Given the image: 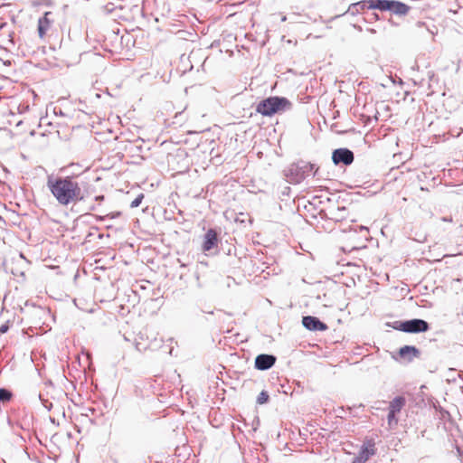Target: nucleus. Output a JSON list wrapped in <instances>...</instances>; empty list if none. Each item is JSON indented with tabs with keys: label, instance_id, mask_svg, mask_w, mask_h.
Segmentation results:
<instances>
[{
	"label": "nucleus",
	"instance_id": "1",
	"mask_svg": "<svg viewBox=\"0 0 463 463\" xmlns=\"http://www.w3.org/2000/svg\"><path fill=\"white\" fill-rule=\"evenodd\" d=\"M47 187L59 204L75 205L85 200V191L72 176L48 177Z\"/></svg>",
	"mask_w": 463,
	"mask_h": 463
},
{
	"label": "nucleus",
	"instance_id": "2",
	"mask_svg": "<svg viewBox=\"0 0 463 463\" xmlns=\"http://www.w3.org/2000/svg\"><path fill=\"white\" fill-rule=\"evenodd\" d=\"M291 107L290 101L284 97H269L261 100L256 108V111L264 117H272Z\"/></svg>",
	"mask_w": 463,
	"mask_h": 463
},
{
	"label": "nucleus",
	"instance_id": "3",
	"mask_svg": "<svg viewBox=\"0 0 463 463\" xmlns=\"http://www.w3.org/2000/svg\"><path fill=\"white\" fill-rule=\"evenodd\" d=\"M394 328L406 333H420L429 329V324L422 319H411L397 322Z\"/></svg>",
	"mask_w": 463,
	"mask_h": 463
},
{
	"label": "nucleus",
	"instance_id": "4",
	"mask_svg": "<svg viewBox=\"0 0 463 463\" xmlns=\"http://www.w3.org/2000/svg\"><path fill=\"white\" fill-rule=\"evenodd\" d=\"M38 35L43 40L52 35L54 32V20L51 12H46L38 21Z\"/></svg>",
	"mask_w": 463,
	"mask_h": 463
},
{
	"label": "nucleus",
	"instance_id": "5",
	"mask_svg": "<svg viewBox=\"0 0 463 463\" xmlns=\"http://www.w3.org/2000/svg\"><path fill=\"white\" fill-rule=\"evenodd\" d=\"M405 405V398L402 396L395 397L389 405V414H388V424L390 427L393 425H397V419L395 418L396 414L401 411V410Z\"/></svg>",
	"mask_w": 463,
	"mask_h": 463
},
{
	"label": "nucleus",
	"instance_id": "6",
	"mask_svg": "<svg viewBox=\"0 0 463 463\" xmlns=\"http://www.w3.org/2000/svg\"><path fill=\"white\" fill-rule=\"evenodd\" d=\"M376 452L375 445L372 440L364 443L357 457L353 460V463H365Z\"/></svg>",
	"mask_w": 463,
	"mask_h": 463
},
{
	"label": "nucleus",
	"instance_id": "7",
	"mask_svg": "<svg viewBox=\"0 0 463 463\" xmlns=\"http://www.w3.org/2000/svg\"><path fill=\"white\" fill-rule=\"evenodd\" d=\"M332 160L335 165L343 163L344 165H348L354 161V154L347 148H338L333 152Z\"/></svg>",
	"mask_w": 463,
	"mask_h": 463
},
{
	"label": "nucleus",
	"instance_id": "8",
	"mask_svg": "<svg viewBox=\"0 0 463 463\" xmlns=\"http://www.w3.org/2000/svg\"><path fill=\"white\" fill-rule=\"evenodd\" d=\"M303 326L311 331H326L328 326L321 322L317 317L312 316L304 317L302 319Z\"/></svg>",
	"mask_w": 463,
	"mask_h": 463
},
{
	"label": "nucleus",
	"instance_id": "9",
	"mask_svg": "<svg viewBox=\"0 0 463 463\" xmlns=\"http://www.w3.org/2000/svg\"><path fill=\"white\" fill-rule=\"evenodd\" d=\"M276 357L271 354H260L255 359V367L259 370H268L274 365Z\"/></svg>",
	"mask_w": 463,
	"mask_h": 463
},
{
	"label": "nucleus",
	"instance_id": "10",
	"mask_svg": "<svg viewBox=\"0 0 463 463\" xmlns=\"http://www.w3.org/2000/svg\"><path fill=\"white\" fill-rule=\"evenodd\" d=\"M218 244V235L217 232L213 229H209L205 235L203 243V250L209 251L213 248L216 247Z\"/></svg>",
	"mask_w": 463,
	"mask_h": 463
},
{
	"label": "nucleus",
	"instance_id": "11",
	"mask_svg": "<svg viewBox=\"0 0 463 463\" xmlns=\"http://www.w3.org/2000/svg\"><path fill=\"white\" fill-rule=\"evenodd\" d=\"M399 355L401 358L411 362L413 358L420 355V351L415 346L404 345L400 348Z\"/></svg>",
	"mask_w": 463,
	"mask_h": 463
},
{
	"label": "nucleus",
	"instance_id": "12",
	"mask_svg": "<svg viewBox=\"0 0 463 463\" xmlns=\"http://www.w3.org/2000/svg\"><path fill=\"white\" fill-rule=\"evenodd\" d=\"M409 6L403 3L389 0V7L387 10L392 11L397 14H406L409 12Z\"/></svg>",
	"mask_w": 463,
	"mask_h": 463
},
{
	"label": "nucleus",
	"instance_id": "13",
	"mask_svg": "<svg viewBox=\"0 0 463 463\" xmlns=\"http://www.w3.org/2000/svg\"><path fill=\"white\" fill-rule=\"evenodd\" d=\"M368 9H379L387 11L389 7V0H367Z\"/></svg>",
	"mask_w": 463,
	"mask_h": 463
},
{
	"label": "nucleus",
	"instance_id": "14",
	"mask_svg": "<svg viewBox=\"0 0 463 463\" xmlns=\"http://www.w3.org/2000/svg\"><path fill=\"white\" fill-rule=\"evenodd\" d=\"M13 392L7 389L1 388L0 389V411L2 410V407L6 405L11 402L13 399Z\"/></svg>",
	"mask_w": 463,
	"mask_h": 463
},
{
	"label": "nucleus",
	"instance_id": "15",
	"mask_svg": "<svg viewBox=\"0 0 463 463\" xmlns=\"http://www.w3.org/2000/svg\"><path fill=\"white\" fill-rule=\"evenodd\" d=\"M269 394L266 391H262L257 397V403L262 405L269 401Z\"/></svg>",
	"mask_w": 463,
	"mask_h": 463
},
{
	"label": "nucleus",
	"instance_id": "16",
	"mask_svg": "<svg viewBox=\"0 0 463 463\" xmlns=\"http://www.w3.org/2000/svg\"><path fill=\"white\" fill-rule=\"evenodd\" d=\"M144 194H140L137 196V198H135L132 202H131V204L130 206L132 208H136L137 206L140 205V203H142L143 199H144Z\"/></svg>",
	"mask_w": 463,
	"mask_h": 463
},
{
	"label": "nucleus",
	"instance_id": "17",
	"mask_svg": "<svg viewBox=\"0 0 463 463\" xmlns=\"http://www.w3.org/2000/svg\"><path fill=\"white\" fill-rule=\"evenodd\" d=\"M355 7H359L360 10H364V8H368V3L367 0L358 2L354 5Z\"/></svg>",
	"mask_w": 463,
	"mask_h": 463
},
{
	"label": "nucleus",
	"instance_id": "18",
	"mask_svg": "<svg viewBox=\"0 0 463 463\" xmlns=\"http://www.w3.org/2000/svg\"><path fill=\"white\" fill-rule=\"evenodd\" d=\"M10 326H9V322L7 321L6 323H5L4 325H2L0 326V334H5L8 331Z\"/></svg>",
	"mask_w": 463,
	"mask_h": 463
},
{
	"label": "nucleus",
	"instance_id": "19",
	"mask_svg": "<svg viewBox=\"0 0 463 463\" xmlns=\"http://www.w3.org/2000/svg\"><path fill=\"white\" fill-rule=\"evenodd\" d=\"M104 199V196L103 195H100V196H97L96 197V200H103Z\"/></svg>",
	"mask_w": 463,
	"mask_h": 463
},
{
	"label": "nucleus",
	"instance_id": "20",
	"mask_svg": "<svg viewBox=\"0 0 463 463\" xmlns=\"http://www.w3.org/2000/svg\"><path fill=\"white\" fill-rule=\"evenodd\" d=\"M444 221H445V222H452V219H451V218H449V219H446V218H444Z\"/></svg>",
	"mask_w": 463,
	"mask_h": 463
}]
</instances>
